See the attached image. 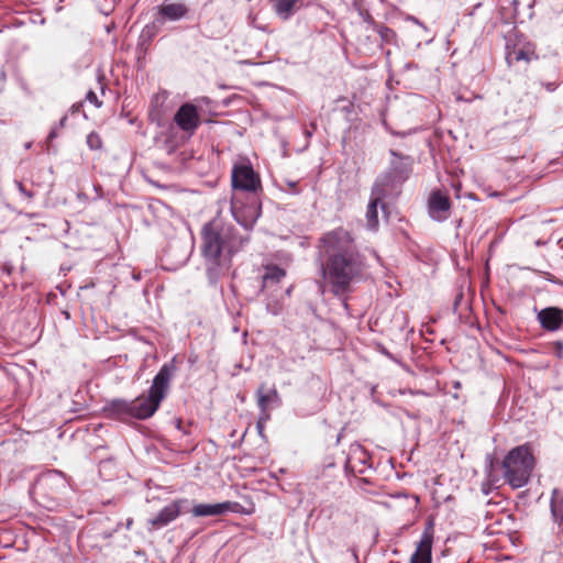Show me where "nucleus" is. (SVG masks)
I'll use <instances>...</instances> for the list:
<instances>
[{
  "instance_id": "f257e3e1",
  "label": "nucleus",
  "mask_w": 563,
  "mask_h": 563,
  "mask_svg": "<svg viewBox=\"0 0 563 563\" xmlns=\"http://www.w3.org/2000/svg\"><path fill=\"white\" fill-rule=\"evenodd\" d=\"M318 247L324 258L321 264L322 277L349 312L347 299L353 292V284L362 279L366 267L355 239L349 230L339 227L325 232L319 239Z\"/></svg>"
},
{
  "instance_id": "f03ea898",
  "label": "nucleus",
  "mask_w": 563,
  "mask_h": 563,
  "mask_svg": "<svg viewBox=\"0 0 563 563\" xmlns=\"http://www.w3.org/2000/svg\"><path fill=\"white\" fill-rule=\"evenodd\" d=\"M201 240L209 279L216 280L230 268L233 255L244 247L250 235H242L232 223L214 218L203 225Z\"/></svg>"
},
{
  "instance_id": "7ed1b4c3",
  "label": "nucleus",
  "mask_w": 563,
  "mask_h": 563,
  "mask_svg": "<svg viewBox=\"0 0 563 563\" xmlns=\"http://www.w3.org/2000/svg\"><path fill=\"white\" fill-rule=\"evenodd\" d=\"M176 369L175 358L165 363L153 378L147 394H142L131 400L134 420H146L157 411L161 402L167 396L170 380Z\"/></svg>"
},
{
  "instance_id": "20e7f679",
  "label": "nucleus",
  "mask_w": 563,
  "mask_h": 563,
  "mask_svg": "<svg viewBox=\"0 0 563 563\" xmlns=\"http://www.w3.org/2000/svg\"><path fill=\"white\" fill-rule=\"evenodd\" d=\"M533 467L534 457L527 444L510 450L501 462L503 477L512 488L526 486Z\"/></svg>"
},
{
  "instance_id": "39448f33",
  "label": "nucleus",
  "mask_w": 563,
  "mask_h": 563,
  "mask_svg": "<svg viewBox=\"0 0 563 563\" xmlns=\"http://www.w3.org/2000/svg\"><path fill=\"white\" fill-rule=\"evenodd\" d=\"M389 153L391 156L389 167L377 177L374 185L394 196L398 194L400 186L409 178L412 172L413 158L394 150H390Z\"/></svg>"
},
{
  "instance_id": "423d86ee",
  "label": "nucleus",
  "mask_w": 563,
  "mask_h": 563,
  "mask_svg": "<svg viewBox=\"0 0 563 563\" xmlns=\"http://www.w3.org/2000/svg\"><path fill=\"white\" fill-rule=\"evenodd\" d=\"M537 58L536 45L523 34L514 31L506 36V62L509 66L521 60L529 63Z\"/></svg>"
},
{
  "instance_id": "0eeeda50",
  "label": "nucleus",
  "mask_w": 563,
  "mask_h": 563,
  "mask_svg": "<svg viewBox=\"0 0 563 563\" xmlns=\"http://www.w3.org/2000/svg\"><path fill=\"white\" fill-rule=\"evenodd\" d=\"M231 181L234 190L250 194H257L262 190L260 175L254 170L249 161L239 162L233 165Z\"/></svg>"
},
{
  "instance_id": "6e6552de",
  "label": "nucleus",
  "mask_w": 563,
  "mask_h": 563,
  "mask_svg": "<svg viewBox=\"0 0 563 563\" xmlns=\"http://www.w3.org/2000/svg\"><path fill=\"white\" fill-rule=\"evenodd\" d=\"M174 122L180 131L194 135L201 123L198 106L192 102L181 104L174 115Z\"/></svg>"
},
{
  "instance_id": "1a4fd4ad",
  "label": "nucleus",
  "mask_w": 563,
  "mask_h": 563,
  "mask_svg": "<svg viewBox=\"0 0 563 563\" xmlns=\"http://www.w3.org/2000/svg\"><path fill=\"white\" fill-rule=\"evenodd\" d=\"M231 213L241 227L250 231L261 216V206L257 203L242 205L236 197H232Z\"/></svg>"
},
{
  "instance_id": "9d476101",
  "label": "nucleus",
  "mask_w": 563,
  "mask_h": 563,
  "mask_svg": "<svg viewBox=\"0 0 563 563\" xmlns=\"http://www.w3.org/2000/svg\"><path fill=\"white\" fill-rule=\"evenodd\" d=\"M227 512L245 514L240 503L229 500L217 504H198L191 508L194 517H216Z\"/></svg>"
},
{
  "instance_id": "9b49d317",
  "label": "nucleus",
  "mask_w": 563,
  "mask_h": 563,
  "mask_svg": "<svg viewBox=\"0 0 563 563\" xmlns=\"http://www.w3.org/2000/svg\"><path fill=\"white\" fill-rule=\"evenodd\" d=\"M369 467L371 456L367 451L358 443L351 444L344 463L345 471L356 475L365 473Z\"/></svg>"
},
{
  "instance_id": "f8f14e48",
  "label": "nucleus",
  "mask_w": 563,
  "mask_h": 563,
  "mask_svg": "<svg viewBox=\"0 0 563 563\" xmlns=\"http://www.w3.org/2000/svg\"><path fill=\"white\" fill-rule=\"evenodd\" d=\"M433 521H428L409 563H432Z\"/></svg>"
},
{
  "instance_id": "ddd939ff",
  "label": "nucleus",
  "mask_w": 563,
  "mask_h": 563,
  "mask_svg": "<svg viewBox=\"0 0 563 563\" xmlns=\"http://www.w3.org/2000/svg\"><path fill=\"white\" fill-rule=\"evenodd\" d=\"M188 503L187 499L180 498L172 501L162 508L156 516L148 519V523L155 530L162 529L175 521L184 510V506Z\"/></svg>"
},
{
  "instance_id": "4468645a",
  "label": "nucleus",
  "mask_w": 563,
  "mask_h": 563,
  "mask_svg": "<svg viewBox=\"0 0 563 563\" xmlns=\"http://www.w3.org/2000/svg\"><path fill=\"white\" fill-rule=\"evenodd\" d=\"M391 197L389 194L385 191V189H380L379 187L373 185L371 191V199L366 210V221L367 228L372 231L377 230L379 221H378V206L380 209L386 212L387 205L384 202V199Z\"/></svg>"
},
{
  "instance_id": "2eb2a0df",
  "label": "nucleus",
  "mask_w": 563,
  "mask_h": 563,
  "mask_svg": "<svg viewBox=\"0 0 563 563\" xmlns=\"http://www.w3.org/2000/svg\"><path fill=\"white\" fill-rule=\"evenodd\" d=\"M451 200L449 196L441 190H434L428 199V213L430 218L438 222H443L450 217Z\"/></svg>"
},
{
  "instance_id": "dca6fc26",
  "label": "nucleus",
  "mask_w": 563,
  "mask_h": 563,
  "mask_svg": "<svg viewBox=\"0 0 563 563\" xmlns=\"http://www.w3.org/2000/svg\"><path fill=\"white\" fill-rule=\"evenodd\" d=\"M541 328L549 332L563 330V309L559 307H547L537 314Z\"/></svg>"
},
{
  "instance_id": "f3484780",
  "label": "nucleus",
  "mask_w": 563,
  "mask_h": 563,
  "mask_svg": "<svg viewBox=\"0 0 563 563\" xmlns=\"http://www.w3.org/2000/svg\"><path fill=\"white\" fill-rule=\"evenodd\" d=\"M104 412L109 418L123 422L134 420L131 400L113 399L104 407Z\"/></svg>"
},
{
  "instance_id": "a211bd4d",
  "label": "nucleus",
  "mask_w": 563,
  "mask_h": 563,
  "mask_svg": "<svg viewBox=\"0 0 563 563\" xmlns=\"http://www.w3.org/2000/svg\"><path fill=\"white\" fill-rule=\"evenodd\" d=\"M256 396L257 406L262 413L282 405L280 396L275 387L266 388L265 385H261L256 391Z\"/></svg>"
},
{
  "instance_id": "6ab92c4d",
  "label": "nucleus",
  "mask_w": 563,
  "mask_h": 563,
  "mask_svg": "<svg viewBox=\"0 0 563 563\" xmlns=\"http://www.w3.org/2000/svg\"><path fill=\"white\" fill-rule=\"evenodd\" d=\"M189 12L188 7L181 2L164 1L158 7V15L161 21H179Z\"/></svg>"
},
{
  "instance_id": "aec40b11",
  "label": "nucleus",
  "mask_w": 563,
  "mask_h": 563,
  "mask_svg": "<svg viewBox=\"0 0 563 563\" xmlns=\"http://www.w3.org/2000/svg\"><path fill=\"white\" fill-rule=\"evenodd\" d=\"M550 509L552 520L558 527L556 533H563V489H553L550 501Z\"/></svg>"
},
{
  "instance_id": "412c9836",
  "label": "nucleus",
  "mask_w": 563,
  "mask_h": 563,
  "mask_svg": "<svg viewBox=\"0 0 563 563\" xmlns=\"http://www.w3.org/2000/svg\"><path fill=\"white\" fill-rule=\"evenodd\" d=\"M276 15L287 21L302 5L303 0H271Z\"/></svg>"
},
{
  "instance_id": "4be33fe9",
  "label": "nucleus",
  "mask_w": 563,
  "mask_h": 563,
  "mask_svg": "<svg viewBox=\"0 0 563 563\" xmlns=\"http://www.w3.org/2000/svg\"><path fill=\"white\" fill-rule=\"evenodd\" d=\"M286 276V271L277 265L266 266L262 277V290L273 288Z\"/></svg>"
},
{
  "instance_id": "5701e85b",
  "label": "nucleus",
  "mask_w": 563,
  "mask_h": 563,
  "mask_svg": "<svg viewBox=\"0 0 563 563\" xmlns=\"http://www.w3.org/2000/svg\"><path fill=\"white\" fill-rule=\"evenodd\" d=\"M40 483L45 486L56 485L62 488L66 487V479L64 478L63 474L58 471L47 472L41 477Z\"/></svg>"
},
{
  "instance_id": "b1692460",
  "label": "nucleus",
  "mask_w": 563,
  "mask_h": 563,
  "mask_svg": "<svg viewBox=\"0 0 563 563\" xmlns=\"http://www.w3.org/2000/svg\"><path fill=\"white\" fill-rule=\"evenodd\" d=\"M377 33L379 34L382 41L386 43H393L396 40V33L388 26L379 25L377 26Z\"/></svg>"
},
{
  "instance_id": "393cba45",
  "label": "nucleus",
  "mask_w": 563,
  "mask_h": 563,
  "mask_svg": "<svg viewBox=\"0 0 563 563\" xmlns=\"http://www.w3.org/2000/svg\"><path fill=\"white\" fill-rule=\"evenodd\" d=\"M87 145L90 150L92 151H96V150H100L101 146H102V141H101V137L99 136L98 133L96 132H90L88 135H87Z\"/></svg>"
},
{
  "instance_id": "a878e982",
  "label": "nucleus",
  "mask_w": 563,
  "mask_h": 563,
  "mask_svg": "<svg viewBox=\"0 0 563 563\" xmlns=\"http://www.w3.org/2000/svg\"><path fill=\"white\" fill-rule=\"evenodd\" d=\"M14 185L18 188L19 192L27 200L31 201L34 197V192L31 190H27L23 183L20 180H14Z\"/></svg>"
},
{
  "instance_id": "bb28decb",
  "label": "nucleus",
  "mask_w": 563,
  "mask_h": 563,
  "mask_svg": "<svg viewBox=\"0 0 563 563\" xmlns=\"http://www.w3.org/2000/svg\"><path fill=\"white\" fill-rule=\"evenodd\" d=\"M266 310L267 312L274 314V316H277L282 312L283 310V306L279 301L275 300V301H268L266 303Z\"/></svg>"
},
{
  "instance_id": "cd10ccee",
  "label": "nucleus",
  "mask_w": 563,
  "mask_h": 563,
  "mask_svg": "<svg viewBox=\"0 0 563 563\" xmlns=\"http://www.w3.org/2000/svg\"><path fill=\"white\" fill-rule=\"evenodd\" d=\"M86 100L92 103L96 108H100L102 102L98 99L95 91L89 90L86 95Z\"/></svg>"
},
{
  "instance_id": "c85d7f7f",
  "label": "nucleus",
  "mask_w": 563,
  "mask_h": 563,
  "mask_svg": "<svg viewBox=\"0 0 563 563\" xmlns=\"http://www.w3.org/2000/svg\"><path fill=\"white\" fill-rule=\"evenodd\" d=\"M541 86L544 87L549 92H553L560 86V81H541Z\"/></svg>"
},
{
  "instance_id": "c756f323",
  "label": "nucleus",
  "mask_w": 563,
  "mask_h": 563,
  "mask_svg": "<svg viewBox=\"0 0 563 563\" xmlns=\"http://www.w3.org/2000/svg\"><path fill=\"white\" fill-rule=\"evenodd\" d=\"M499 477L490 468L487 473V483L493 486H497Z\"/></svg>"
},
{
  "instance_id": "7c9ffc66",
  "label": "nucleus",
  "mask_w": 563,
  "mask_h": 563,
  "mask_svg": "<svg viewBox=\"0 0 563 563\" xmlns=\"http://www.w3.org/2000/svg\"><path fill=\"white\" fill-rule=\"evenodd\" d=\"M81 108H82V102H77V103H74L70 109H69V113L70 114H76V113H79L81 111Z\"/></svg>"
},
{
  "instance_id": "2f4dec72",
  "label": "nucleus",
  "mask_w": 563,
  "mask_h": 563,
  "mask_svg": "<svg viewBox=\"0 0 563 563\" xmlns=\"http://www.w3.org/2000/svg\"><path fill=\"white\" fill-rule=\"evenodd\" d=\"M153 36V33H152V30L151 27L146 26L143 29L142 33H141V38H147V40H151Z\"/></svg>"
},
{
  "instance_id": "473e14b6",
  "label": "nucleus",
  "mask_w": 563,
  "mask_h": 563,
  "mask_svg": "<svg viewBox=\"0 0 563 563\" xmlns=\"http://www.w3.org/2000/svg\"><path fill=\"white\" fill-rule=\"evenodd\" d=\"M67 120H68V115H67V114L63 115V117L59 119V121H58V123L56 124V126H57V128H59V129L65 128V126H66V122H67Z\"/></svg>"
},
{
  "instance_id": "72a5a7b5",
  "label": "nucleus",
  "mask_w": 563,
  "mask_h": 563,
  "mask_svg": "<svg viewBox=\"0 0 563 563\" xmlns=\"http://www.w3.org/2000/svg\"><path fill=\"white\" fill-rule=\"evenodd\" d=\"M59 128H57L56 125L52 128V130L49 131L48 133V136L47 139L49 141L54 140L55 137H57V131H58Z\"/></svg>"
},
{
  "instance_id": "f704fd0d",
  "label": "nucleus",
  "mask_w": 563,
  "mask_h": 563,
  "mask_svg": "<svg viewBox=\"0 0 563 563\" xmlns=\"http://www.w3.org/2000/svg\"><path fill=\"white\" fill-rule=\"evenodd\" d=\"M269 417H271V416H269V411H265V413H262V412H261L258 420H261L262 422H264V423H265L266 421H268V420H269Z\"/></svg>"
},
{
  "instance_id": "c9c22d12",
  "label": "nucleus",
  "mask_w": 563,
  "mask_h": 563,
  "mask_svg": "<svg viewBox=\"0 0 563 563\" xmlns=\"http://www.w3.org/2000/svg\"><path fill=\"white\" fill-rule=\"evenodd\" d=\"M264 422H262L261 420L257 421L256 423V428L258 430V433L262 434L263 430H264Z\"/></svg>"
},
{
  "instance_id": "e433bc0d",
  "label": "nucleus",
  "mask_w": 563,
  "mask_h": 563,
  "mask_svg": "<svg viewBox=\"0 0 563 563\" xmlns=\"http://www.w3.org/2000/svg\"><path fill=\"white\" fill-rule=\"evenodd\" d=\"M380 352H382L384 355H386L387 357H389V358L394 360L393 355H391V354H390V353H389L385 347H383V349L380 350Z\"/></svg>"
},
{
  "instance_id": "4c0bfd02",
  "label": "nucleus",
  "mask_w": 563,
  "mask_h": 563,
  "mask_svg": "<svg viewBox=\"0 0 563 563\" xmlns=\"http://www.w3.org/2000/svg\"><path fill=\"white\" fill-rule=\"evenodd\" d=\"M196 102H209V99L207 97H202L200 99H196Z\"/></svg>"
},
{
  "instance_id": "58836bf2",
  "label": "nucleus",
  "mask_w": 563,
  "mask_h": 563,
  "mask_svg": "<svg viewBox=\"0 0 563 563\" xmlns=\"http://www.w3.org/2000/svg\"><path fill=\"white\" fill-rule=\"evenodd\" d=\"M556 345H558L559 356H561V351L563 349V345L561 342H558Z\"/></svg>"
},
{
  "instance_id": "ea45409f",
  "label": "nucleus",
  "mask_w": 563,
  "mask_h": 563,
  "mask_svg": "<svg viewBox=\"0 0 563 563\" xmlns=\"http://www.w3.org/2000/svg\"><path fill=\"white\" fill-rule=\"evenodd\" d=\"M483 492H484L485 494H488V493H489V488H486V484H485V483L483 484Z\"/></svg>"
},
{
  "instance_id": "a19ab883",
  "label": "nucleus",
  "mask_w": 563,
  "mask_h": 563,
  "mask_svg": "<svg viewBox=\"0 0 563 563\" xmlns=\"http://www.w3.org/2000/svg\"><path fill=\"white\" fill-rule=\"evenodd\" d=\"M305 134H306V136H307V137H310V136L312 135V132H311V131L306 130Z\"/></svg>"
},
{
  "instance_id": "79ce46f5",
  "label": "nucleus",
  "mask_w": 563,
  "mask_h": 563,
  "mask_svg": "<svg viewBox=\"0 0 563 563\" xmlns=\"http://www.w3.org/2000/svg\"><path fill=\"white\" fill-rule=\"evenodd\" d=\"M180 427H181V421H180V420H178V421H177V428H178V429H180Z\"/></svg>"
},
{
  "instance_id": "37998d69",
  "label": "nucleus",
  "mask_w": 563,
  "mask_h": 563,
  "mask_svg": "<svg viewBox=\"0 0 563 563\" xmlns=\"http://www.w3.org/2000/svg\"><path fill=\"white\" fill-rule=\"evenodd\" d=\"M31 147V143L25 144V148L29 150Z\"/></svg>"
},
{
  "instance_id": "c03bdc74",
  "label": "nucleus",
  "mask_w": 563,
  "mask_h": 563,
  "mask_svg": "<svg viewBox=\"0 0 563 563\" xmlns=\"http://www.w3.org/2000/svg\"><path fill=\"white\" fill-rule=\"evenodd\" d=\"M290 290H291V288H288V289L286 290L287 295H289V294H290Z\"/></svg>"
}]
</instances>
